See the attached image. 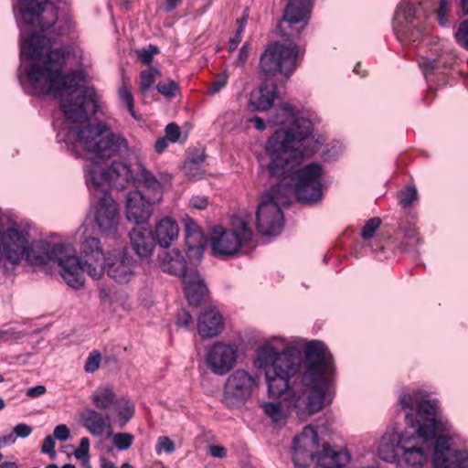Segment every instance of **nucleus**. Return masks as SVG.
I'll list each match as a JSON object with an SVG mask.
<instances>
[{"mask_svg": "<svg viewBox=\"0 0 468 468\" xmlns=\"http://www.w3.org/2000/svg\"><path fill=\"white\" fill-rule=\"evenodd\" d=\"M257 361L265 370L271 397L281 398L285 393L295 396L300 385L303 395L297 398L295 407H303L312 415L331 403L335 365L324 342H308L302 363L292 352H278L272 345L265 344L258 350Z\"/></svg>", "mask_w": 468, "mask_h": 468, "instance_id": "1", "label": "nucleus"}, {"mask_svg": "<svg viewBox=\"0 0 468 468\" xmlns=\"http://www.w3.org/2000/svg\"><path fill=\"white\" fill-rule=\"evenodd\" d=\"M66 53L62 48L49 50L42 64L31 63L27 77L36 95H52L59 99V107L66 119L73 123L90 120L98 110L96 94L92 88L84 87L72 98L80 87L76 72L64 73Z\"/></svg>", "mask_w": 468, "mask_h": 468, "instance_id": "2", "label": "nucleus"}, {"mask_svg": "<svg viewBox=\"0 0 468 468\" xmlns=\"http://www.w3.org/2000/svg\"><path fill=\"white\" fill-rule=\"evenodd\" d=\"M407 423L415 429L418 437L425 441H433V468H468V452L452 447V438L441 433L446 424L436 417L435 400L420 399L418 392L405 393L399 398Z\"/></svg>", "mask_w": 468, "mask_h": 468, "instance_id": "3", "label": "nucleus"}, {"mask_svg": "<svg viewBox=\"0 0 468 468\" xmlns=\"http://www.w3.org/2000/svg\"><path fill=\"white\" fill-rule=\"evenodd\" d=\"M72 252L69 244H51L45 240L29 241V233L17 228L7 229L0 238V263L18 265L25 259L30 265L42 266L48 261H56L61 268V276L70 287L80 284L79 278L73 271H68L71 264L77 262L76 259L66 260V256Z\"/></svg>", "mask_w": 468, "mask_h": 468, "instance_id": "4", "label": "nucleus"}, {"mask_svg": "<svg viewBox=\"0 0 468 468\" xmlns=\"http://www.w3.org/2000/svg\"><path fill=\"white\" fill-rule=\"evenodd\" d=\"M19 11L24 22L33 24L39 16L46 12L49 18L43 16L38 21L40 32L32 33L20 47L21 58L39 59L44 52L56 42L57 37L69 35L73 24L68 17L58 18V9L49 5V0H19Z\"/></svg>", "mask_w": 468, "mask_h": 468, "instance_id": "5", "label": "nucleus"}, {"mask_svg": "<svg viewBox=\"0 0 468 468\" xmlns=\"http://www.w3.org/2000/svg\"><path fill=\"white\" fill-rule=\"evenodd\" d=\"M282 114L290 116V123L286 129H278L266 143V153L271 161L267 165L270 175H281L292 168L291 157L312 155L318 148L312 150L301 149L302 142L309 138L314 132V124L308 118L293 116L291 109L286 106L281 110Z\"/></svg>", "mask_w": 468, "mask_h": 468, "instance_id": "6", "label": "nucleus"}, {"mask_svg": "<svg viewBox=\"0 0 468 468\" xmlns=\"http://www.w3.org/2000/svg\"><path fill=\"white\" fill-rule=\"evenodd\" d=\"M299 36H285L283 38L289 41L282 44L275 41L267 45L264 52L260 58V71L267 76H275L282 74L286 78L291 77L301 63L304 55V48L302 50L300 47L292 41L299 38ZM277 34L282 37L277 26Z\"/></svg>", "mask_w": 468, "mask_h": 468, "instance_id": "7", "label": "nucleus"}, {"mask_svg": "<svg viewBox=\"0 0 468 468\" xmlns=\"http://www.w3.org/2000/svg\"><path fill=\"white\" fill-rule=\"evenodd\" d=\"M108 126L101 122L96 125L87 124L79 129L78 141L88 153L93 154L96 159H109L114 155H122L128 151V142L121 134L108 133Z\"/></svg>", "mask_w": 468, "mask_h": 468, "instance_id": "8", "label": "nucleus"}, {"mask_svg": "<svg viewBox=\"0 0 468 468\" xmlns=\"http://www.w3.org/2000/svg\"><path fill=\"white\" fill-rule=\"evenodd\" d=\"M101 176L106 181L122 178L127 183L138 184L144 188L141 191L145 193L151 201H161L163 198L161 183L139 162L127 165L114 161L108 170L101 171Z\"/></svg>", "mask_w": 468, "mask_h": 468, "instance_id": "9", "label": "nucleus"}, {"mask_svg": "<svg viewBox=\"0 0 468 468\" xmlns=\"http://www.w3.org/2000/svg\"><path fill=\"white\" fill-rule=\"evenodd\" d=\"M284 186L279 183L272 186L261 198L256 211V228L259 233L266 236L279 235L283 228V214L281 205L285 202Z\"/></svg>", "mask_w": 468, "mask_h": 468, "instance_id": "10", "label": "nucleus"}, {"mask_svg": "<svg viewBox=\"0 0 468 468\" xmlns=\"http://www.w3.org/2000/svg\"><path fill=\"white\" fill-rule=\"evenodd\" d=\"M107 254L103 252L101 241L98 238L88 237L81 243L80 257L75 254L72 247V252L66 256V260L76 259L77 262L69 266L68 271L76 273L73 277L79 278L80 284L73 287L80 289L84 285V272H87L93 279H100L103 274V261Z\"/></svg>", "mask_w": 468, "mask_h": 468, "instance_id": "11", "label": "nucleus"}, {"mask_svg": "<svg viewBox=\"0 0 468 468\" xmlns=\"http://www.w3.org/2000/svg\"><path fill=\"white\" fill-rule=\"evenodd\" d=\"M252 237V229L244 219L236 218L232 222L231 229H224L218 226L214 229L211 237L213 254L219 257L236 256L241 247L251 241Z\"/></svg>", "mask_w": 468, "mask_h": 468, "instance_id": "12", "label": "nucleus"}, {"mask_svg": "<svg viewBox=\"0 0 468 468\" xmlns=\"http://www.w3.org/2000/svg\"><path fill=\"white\" fill-rule=\"evenodd\" d=\"M314 0H286L279 31L282 37L299 36L309 25Z\"/></svg>", "mask_w": 468, "mask_h": 468, "instance_id": "13", "label": "nucleus"}, {"mask_svg": "<svg viewBox=\"0 0 468 468\" xmlns=\"http://www.w3.org/2000/svg\"><path fill=\"white\" fill-rule=\"evenodd\" d=\"M257 386L256 378L244 369L231 373L225 384L223 403L229 409L243 405Z\"/></svg>", "mask_w": 468, "mask_h": 468, "instance_id": "14", "label": "nucleus"}, {"mask_svg": "<svg viewBox=\"0 0 468 468\" xmlns=\"http://www.w3.org/2000/svg\"><path fill=\"white\" fill-rule=\"evenodd\" d=\"M138 259L131 254L129 248L124 247L122 250L108 252L103 261V273L120 283L130 282L134 275Z\"/></svg>", "mask_w": 468, "mask_h": 468, "instance_id": "15", "label": "nucleus"}, {"mask_svg": "<svg viewBox=\"0 0 468 468\" xmlns=\"http://www.w3.org/2000/svg\"><path fill=\"white\" fill-rule=\"evenodd\" d=\"M94 221L99 231L106 238L118 239L120 237V215L118 206L112 197L104 194L99 200Z\"/></svg>", "mask_w": 468, "mask_h": 468, "instance_id": "16", "label": "nucleus"}, {"mask_svg": "<svg viewBox=\"0 0 468 468\" xmlns=\"http://www.w3.org/2000/svg\"><path fill=\"white\" fill-rule=\"evenodd\" d=\"M319 446V438L315 429L311 425L305 426L303 431L292 440V460L294 466L297 468L309 467Z\"/></svg>", "mask_w": 468, "mask_h": 468, "instance_id": "17", "label": "nucleus"}, {"mask_svg": "<svg viewBox=\"0 0 468 468\" xmlns=\"http://www.w3.org/2000/svg\"><path fill=\"white\" fill-rule=\"evenodd\" d=\"M306 155H303L302 157H291L292 160V168L289 172L281 175H270L271 177H277L281 179V182L286 191L282 190V193L286 195L290 188H287L284 180L291 178L294 185H308L309 186H317L322 188V177L324 175L323 165L319 163H311L308 164L302 168H296L299 161L303 159Z\"/></svg>", "mask_w": 468, "mask_h": 468, "instance_id": "18", "label": "nucleus"}, {"mask_svg": "<svg viewBox=\"0 0 468 468\" xmlns=\"http://www.w3.org/2000/svg\"><path fill=\"white\" fill-rule=\"evenodd\" d=\"M238 349L235 346L216 342L206 356L207 367L218 376L229 373L236 365Z\"/></svg>", "mask_w": 468, "mask_h": 468, "instance_id": "19", "label": "nucleus"}, {"mask_svg": "<svg viewBox=\"0 0 468 468\" xmlns=\"http://www.w3.org/2000/svg\"><path fill=\"white\" fill-rule=\"evenodd\" d=\"M157 201H151L145 193L139 189L130 191L126 197V218L137 226H143L152 214V205Z\"/></svg>", "mask_w": 468, "mask_h": 468, "instance_id": "20", "label": "nucleus"}, {"mask_svg": "<svg viewBox=\"0 0 468 468\" xmlns=\"http://www.w3.org/2000/svg\"><path fill=\"white\" fill-rule=\"evenodd\" d=\"M156 240L153 231L144 226H136L130 231L129 251L133 250L135 258L142 259L150 256L155 248Z\"/></svg>", "mask_w": 468, "mask_h": 468, "instance_id": "21", "label": "nucleus"}, {"mask_svg": "<svg viewBox=\"0 0 468 468\" xmlns=\"http://www.w3.org/2000/svg\"><path fill=\"white\" fill-rule=\"evenodd\" d=\"M82 426L93 436H101L104 432L107 437L112 436V420L108 413H101L93 409H86L80 414Z\"/></svg>", "mask_w": 468, "mask_h": 468, "instance_id": "22", "label": "nucleus"}, {"mask_svg": "<svg viewBox=\"0 0 468 468\" xmlns=\"http://www.w3.org/2000/svg\"><path fill=\"white\" fill-rule=\"evenodd\" d=\"M183 283L190 305L198 306L206 300L208 290L197 270H191L190 273L185 275Z\"/></svg>", "mask_w": 468, "mask_h": 468, "instance_id": "23", "label": "nucleus"}, {"mask_svg": "<svg viewBox=\"0 0 468 468\" xmlns=\"http://www.w3.org/2000/svg\"><path fill=\"white\" fill-rule=\"evenodd\" d=\"M223 327V317L219 311L213 307L206 308L198 318L197 330L203 338L217 336Z\"/></svg>", "mask_w": 468, "mask_h": 468, "instance_id": "24", "label": "nucleus"}, {"mask_svg": "<svg viewBox=\"0 0 468 468\" xmlns=\"http://www.w3.org/2000/svg\"><path fill=\"white\" fill-rule=\"evenodd\" d=\"M184 230L185 242L189 257L201 256L207 243V238L200 227L193 219L187 218L185 220Z\"/></svg>", "mask_w": 468, "mask_h": 468, "instance_id": "25", "label": "nucleus"}, {"mask_svg": "<svg viewBox=\"0 0 468 468\" xmlns=\"http://www.w3.org/2000/svg\"><path fill=\"white\" fill-rule=\"evenodd\" d=\"M277 98V86L273 81H263L258 90L252 91L250 107L255 111H266L271 108Z\"/></svg>", "mask_w": 468, "mask_h": 468, "instance_id": "26", "label": "nucleus"}, {"mask_svg": "<svg viewBox=\"0 0 468 468\" xmlns=\"http://www.w3.org/2000/svg\"><path fill=\"white\" fill-rule=\"evenodd\" d=\"M350 454L346 451H335L324 445L316 457V463L321 468H343L350 461Z\"/></svg>", "mask_w": 468, "mask_h": 468, "instance_id": "27", "label": "nucleus"}, {"mask_svg": "<svg viewBox=\"0 0 468 468\" xmlns=\"http://www.w3.org/2000/svg\"><path fill=\"white\" fill-rule=\"evenodd\" d=\"M398 450L402 451V456L399 461V465L405 464L406 468H421L427 459L424 450L420 446H407L402 436L397 446Z\"/></svg>", "mask_w": 468, "mask_h": 468, "instance_id": "28", "label": "nucleus"}, {"mask_svg": "<svg viewBox=\"0 0 468 468\" xmlns=\"http://www.w3.org/2000/svg\"><path fill=\"white\" fill-rule=\"evenodd\" d=\"M178 233L177 223L170 218H165L157 223L154 236L161 247L168 248L177 239Z\"/></svg>", "mask_w": 468, "mask_h": 468, "instance_id": "29", "label": "nucleus"}, {"mask_svg": "<svg viewBox=\"0 0 468 468\" xmlns=\"http://www.w3.org/2000/svg\"><path fill=\"white\" fill-rule=\"evenodd\" d=\"M398 235H401L403 239L399 245L400 250H408L410 247L420 243L418 229L415 227V219L413 217H403L399 221Z\"/></svg>", "mask_w": 468, "mask_h": 468, "instance_id": "30", "label": "nucleus"}, {"mask_svg": "<svg viewBox=\"0 0 468 468\" xmlns=\"http://www.w3.org/2000/svg\"><path fill=\"white\" fill-rule=\"evenodd\" d=\"M162 269L165 272L180 276L185 280V275L190 273L194 268H188L186 261L179 251H174L173 254H168L162 264Z\"/></svg>", "mask_w": 468, "mask_h": 468, "instance_id": "31", "label": "nucleus"}, {"mask_svg": "<svg viewBox=\"0 0 468 468\" xmlns=\"http://www.w3.org/2000/svg\"><path fill=\"white\" fill-rule=\"evenodd\" d=\"M91 400L97 409L108 410L112 406H115L119 399L112 387L104 386L96 388L91 396Z\"/></svg>", "mask_w": 468, "mask_h": 468, "instance_id": "32", "label": "nucleus"}, {"mask_svg": "<svg viewBox=\"0 0 468 468\" xmlns=\"http://www.w3.org/2000/svg\"><path fill=\"white\" fill-rule=\"evenodd\" d=\"M294 195L303 204H312L322 198V188L308 185H294Z\"/></svg>", "mask_w": 468, "mask_h": 468, "instance_id": "33", "label": "nucleus"}, {"mask_svg": "<svg viewBox=\"0 0 468 468\" xmlns=\"http://www.w3.org/2000/svg\"><path fill=\"white\" fill-rule=\"evenodd\" d=\"M394 30L399 41H409L410 43L420 41L423 32L421 27H417L414 24L405 26L394 25Z\"/></svg>", "mask_w": 468, "mask_h": 468, "instance_id": "34", "label": "nucleus"}, {"mask_svg": "<svg viewBox=\"0 0 468 468\" xmlns=\"http://www.w3.org/2000/svg\"><path fill=\"white\" fill-rule=\"evenodd\" d=\"M160 75V70L154 66H150L147 69L142 70L139 74V92L143 96H145L154 84L156 78Z\"/></svg>", "mask_w": 468, "mask_h": 468, "instance_id": "35", "label": "nucleus"}, {"mask_svg": "<svg viewBox=\"0 0 468 468\" xmlns=\"http://www.w3.org/2000/svg\"><path fill=\"white\" fill-rule=\"evenodd\" d=\"M416 9L412 4L405 3L399 5L394 14V25H399L402 19L406 25H411L415 21Z\"/></svg>", "mask_w": 468, "mask_h": 468, "instance_id": "36", "label": "nucleus"}, {"mask_svg": "<svg viewBox=\"0 0 468 468\" xmlns=\"http://www.w3.org/2000/svg\"><path fill=\"white\" fill-rule=\"evenodd\" d=\"M418 198L419 194L415 186L408 185L398 193L399 204L404 209L410 207Z\"/></svg>", "mask_w": 468, "mask_h": 468, "instance_id": "37", "label": "nucleus"}, {"mask_svg": "<svg viewBox=\"0 0 468 468\" xmlns=\"http://www.w3.org/2000/svg\"><path fill=\"white\" fill-rule=\"evenodd\" d=\"M116 405L120 406L118 410L120 426L123 427L134 416V404L129 399H122L118 400Z\"/></svg>", "mask_w": 468, "mask_h": 468, "instance_id": "38", "label": "nucleus"}, {"mask_svg": "<svg viewBox=\"0 0 468 468\" xmlns=\"http://www.w3.org/2000/svg\"><path fill=\"white\" fill-rule=\"evenodd\" d=\"M261 407L264 413L276 424H283L285 422V415L279 403L266 402Z\"/></svg>", "mask_w": 468, "mask_h": 468, "instance_id": "39", "label": "nucleus"}, {"mask_svg": "<svg viewBox=\"0 0 468 468\" xmlns=\"http://www.w3.org/2000/svg\"><path fill=\"white\" fill-rule=\"evenodd\" d=\"M119 97H120L121 101L123 103H125L130 114L134 119H137L136 113L134 111L133 96L131 91V85L128 82H123V84L119 88Z\"/></svg>", "mask_w": 468, "mask_h": 468, "instance_id": "40", "label": "nucleus"}, {"mask_svg": "<svg viewBox=\"0 0 468 468\" xmlns=\"http://www.w3.org/2000/svg\"><path fill=\"white\" fill-rule=\"evenodd\" d=\"M113 445L120 451H126L132 447L134 436L129 432L112 433V436Z\"/></svg>", "mask_w": 468, "mask_h": 468, "instance_id": "41", "label": "nucleus"}, {"mask_svg": "<svg viewBox=\"0 0 468 468\" xmlns=\"http://www.w3.org/2000/svg\"><path fill=\"white\" fill-rule=\"evenodd\" d=\"M90 439L83 437L80 439V445L74 452V456L77 460L80 461L82 465L89 464L90 459Z\"/></svg>", "mask_w": 468, "mask_h": 468, "instance_id": "42", "label": "nucleus"}, {"mask_svg": "<svg viewBox=\"0 0 468 468\" xmlns=\"http://www.w3.org/2000/svg\"><path fill=\"white\" fill-rule=\"evenodd\" d=\"M381 219L378 217L369 218L362 228L361 237L364 240L372 239L376 230L379 228Z\"/></svg>", "mask_w": 468, "mask_h": 468, "instance_id": "43", "label": "nucleus"}, {"mask_svg": "<svg viewBox=\"0 0 468 468\" xmlns=\"http://www.w3.org/2000/svg\"><path fill=\"white\" fill-rule=\"evenodd\" d=\"M156 90L165 98L172 99L176 97V91L179 90V85L175 80H168L167 82H159L156 85Z\"/></svg>", "mask_w": 468, "mask_h": 468, "instance_id": "44", "label": "nucleus"}, {"mask_svg": "<svg viewBox=\"0 0 468 468\" xmlns=\"http://www.w3.org/2000/svg\"><path fill=\"white\" fill-rule=\"evenodd\" d=\"M229 76L223 72L215 77L207 88V93L209 95H215L218 93L228 83Z\"/></svg>", "mask_w": 468, "mask_h": 468, "instance_id": "45", "label": "nucleus"}, {"mask_svg": "<svg viewBox=\"0 0 468 468\" xmlns=\"http://www.w3.org/2000/svg\"><path fill=\"white\" fill-rule=\"evenodd\" d=\"M158 53V48L151 44L149 45L148 48H143L137 51V58L141 63L144 65H150L154 59V55Z\"/></svg>", "mask_w": 468, "mask_h": 468, "instance_id": "46", "label": "nucleus"}, {"mask_svg": "<svg viewBox=\"0 0 468 468\" xmlns=\"http://www.w3.org/2000/svg\"><path fill=\"white\" fill-rule=\"evenodd\" d=\"M456 42L465 49H468V19L459 24L455 32Z\"/></svg>", "mask_w": 468, "mask_h": 468, "instance_id": "47", "label": "nucleus"}, {"mask_svg": "<svg viewBox=\"0 0 468 468\" xmlns=\"http://www.w3.org/2000/svg\"><path fill=\"white\" fill-rule=\"evenodd\" d=\"M101 360V355L99 351H91L85 362L84 369L88 373L95 372L99 367Z\"/></svg>", "mask_w": 468, "mask_h": 468, "instance_id": "48", "label": "nucleus"}, {"mask_svg": "<svg viewBox=\"0 0 468 468\" xmlns=\"http://www.w3.org/2000/svg\"><path fill=\"white\" fill-rule=\"evenodd\" d=\"M155 451L157 453H161L162 452L172 453L175 451V443L168 437L161 436L157 440Z\"/></svg>", "mask_w": 468, "mask_h": 468, "instance_id": "49", "label": "nucleus"}, {"mask_svg": "<svg viewBox=\"0 0 468 468\" xmlns=\"http://www.w3.org/2000/svg\"><path fill=\"white\" fill-rule=\"evenodd\" d=\"M448 13H449V7H448V1L447 0H440L439 1V6L436 9V16L438 23L444 27L448 23Z\"/></svg>", "mask_w": 468, "mask_h": 468, "instance_id": "50", "label": "nucleus"}, {"mask_svg": "<svg viewBox=\"0 0 468 468\" xmlns=\"http://www.w3.org/2000/svg\"><path fill=\"white\" fill-rule=\"evenodd\" d=\"M165 136L168 139L170 143L178 142L181 135V131L179 126L176 122L168 123L165 127Z\"/></svg>", "mask_w": 468, "mask_h": 468, "instance_id": "51", "label": "nucleus"}, {"mask_svg": "<svg viewBox=\"0 0 468 468\" xmlns=\"http://www.w3.org/2000/svg\"><path fill=\"white\" fill-rule=\"evenodd\" d=\"M55 445V439L51 435H48L43 441L41 452L48 454L51 459H54L56 457Z\"/></svg>", "mask_w": 468, "mask_h": 468, "instance_id": "52", "label": "nucleus"}, {"mask_svg": "<svg viewBox=\"0 0 468 468\" xmlns=\"http://www.w3.org/2000/svg\"><path fill=\"white\" fill-rule=\"evenodd\" d=\"M244 33V25H239L237 28L236 33L229 40L228 49L229 52H233L238 48L239 44L241 41L242 35Z\"/></svg>", "mask_w": 468, "mask_h": 468, "instance_id": "53", "label": "nucleus"}, {"mask_svg": "<svg viewBox=\"0 0 468 468\" xmlns=\"http://www.w3.org/2000/svg\"><path fill=\"white\" fill-rule=\"evenodd\" d=\"M70 436V431L65 424H59L55 427L53 432V438L58 441H67Z\"/></svg>", "mask_w": 468, "mask_h": 468, "instance_id": "54", "label": "nucleus"}, {"mask_svg": "<svg viewBox=\"0 0 468 468\" xmlns=\"http://www.w3.org/2000/svg\"><path fill=\"white\" fill-rule=\"evenodd\" d=\"M249 53H250V44L248 42H246L242 45L241 48L239 49V55H238L237 60H236V65L239 66V67H243L248 60Z\"/></svg>", "mask_w": 468, "mask_h": 468, "instance_id": "55", "label": "nucleus"}, {"mask_svg": "<svg viewBox=\"0 0 468 468\" xmlns=\"http://www.w3.org/2000/svg\"><path fill=\"white\" fill-rule=\"evenodd\" d=\"M31 432L32 428L26 423H19L14 428V433L16 434V438H27L31 434Z\"/></svg>", "mask_w": 468, "mask_h": 468, "instance_id": "56", "label": "nucleus"}, {"mask_svg": "<svg viewBox=\"0 0 468 468\" xmlns=\"http://www.w3.org/2000/svg\"><path fill=\"white\" fill-rule=\"evenodd\" d=\"M191 323H192L191 314L186 310H181L177 314V321H176L177 325L188 327Z\"/></svg>", "mask_w": 468, "mask_h": 468, "instance_id": "57", "label": "nucleus"}, {"mask_svg": "<svg viewBox=\"0 0 468 468\" xmlns=\"http://www.w3.org/2000/svg\"><path fill=\"white\" fill-rule=\"evenodd\" d=\"M206 158V154L204 151H196L192 153L187 157V163L195 165H200L204 163Z\"/></svg>", "mask_w": 468, "mask_h": 468, "instance_id": "58", "label": "nucleus"}, {"mask_svg": "<svg viewBox=\"0 0 468 468\" xmlns=\"http://www.w3.org/2000/svg\"><path fill=\"white\" fill-rule=\"evenodd\" d=\"M189 203L194 208L204 209L207 207L208 200L205 197L196 196L190 199Z\"/></svg>", "mask_w": 468, "mask_h": 468, "instance_id": "59", "label": "nucleus"}, {"mask_svg": "<svg viewBox=\"0 0 468 468\" xmlns=\"http://www.w3.org/2000/svg\"><path fill=\"white\" fill-rule=\"evenodd\" d=\"M47 392V388L43 385L32 387L27 390V396L29 398H38Z\"/></svg>", "mask_w": 468, "mask_h": 468, "instance_id": "60", "label": "nucleus"}, {"mask_svg": "<svg viewBox=\"0 0 468 468\" xmlns=\"http://www.w3.org/2000/svg\"><path fill=\"white\" fill-rule=\"evenodd\" d=\"M209 453L213 457L224 458L227 455V450L223 446L212 445L209 447Z\"/></svg>", "mask_w": 468, "mask_h": 468, "instance_id": "61", "label": "nucleus"}, {"mask_svg": "<svg viewBox=\"0 0 468 468\" xmlns=\"http://www.w3.org/2000/svg\"><path fill=\"white\" fill-rule=\"evenodd\" d=\"M168 139L165 136L158 138L154 143V151L158 154L163 153L168 146Z\"/></svg>", "mask_w": 468, "mask_h": 468, "instance_id": "62", "label": "nucleus"}, {"mask_svg": "<svg viewBox=\"0 0 468 468\" xmlns=\"http://www.w3.org/2000/svg\"><path fill=\"white\" fill-rule=\"evenodd\" d=\"M183 0H165L164 5V10L166 13H170L175 10L178 5L182 4Z\"/></svg>", "mask_w": 468, "mask_h": 468, "instance_id": "63", "label": "nucleus"}, {"mask_svg": "<svg viewBox=\"0 0 468 468\" xmlns=\"http://www.w3.org/2000/svg\"><path fill=\"white\" fill-rule=\"evenodd\" d=\"M250 122H253L255 128L259 131H263L265 129V122L261 117L255 116L253 118H250Z\"/></svg>", "mask_w": 468, "mask_h": 468, "instance_id": "64", "label": "nucleus"}]
</instances>
